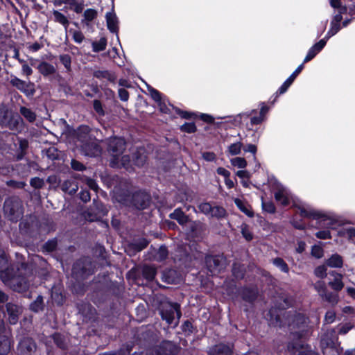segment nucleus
I'll return each instance as SVG.
<instances>
[{"mask_svg":"<svg viewBox=\"0 0 355 355\" xmlns=\"http://www.w3.org/2000/svg\"><path fill=\"white\" fill-rule=\"evenodd\" d=\"M160 314L163 320H166L169 324L176 325L178 320L181 316L180 306L177 303L166 302L162 305Z\"/></svg>","mask_w":355,"mask_h":355,"instance_id":"3","label":"nucleus"},{"mask_svg":"<svg viewBox=\"0 0 355 355\" xmlns=\"http://www.w3.org/2000/svg\"><path fill=\"white\" fill-rule=\"evenodd\" d=\"M43 180L39 178H33L31 180V184L35 188H40L43 185Z\"/></svg>","mask_w":355,"mask_h":355,"instance_id":"48","label":"nucleus"},{"mask_svg":"<svg viewBox=\"0 0 355 355\" xmlns=\"http://www.w3.org/2000/svg\"><path fill=\"white\" fill-rule=\"evenodd\" d=\"M170 216L171 218L178 220V223L182 225L186 223L188 220L187 216L178 209H175L172 214H171Z\"/></svg>","mask_w":355,"mask_h":355,"instance_id":"17","label":"nucleus"},{"mask_svg":"<svg viewBox=\"0 0 355 355\" xmlns=\"http://www.w3.org/2000/svg\"><path fill=\"white\" fill-rule=\"evenodd\" d=\"M300 215L303 217L317 218L320 217L321 214L316 210L312 209L309 205L300 204L297 205Z\"/></svg>","mask_w":355,"mask_h":355,"instance_id":"9","label":"nucleus"},{"mask_svg":"<svg viewBox=\"0 0 355 355\" xmlns=\"http://www.w3.org/2000/svg\"><path fill=\"white\" fill-rule=\"evenodd\" d=\"M7 264V259L4 253L0 252V277L2 281L12 290L17 292L25 291L28 288V284L25 277L21 276H12L10 274L12 269L8 268L2 270Z\"/></svg>","mask_w":355,"mask_h":355,"instance_id":"1","label":"nucleus"},{"mask_svg":"<svg viewBox=\"0 0 355 355\" xmlns=\"http://www.w3.org/2000/svg\"><path fill=\"white\" fill-rule=\"evenodd\" d=\"M217 173H218V174L223 176L225 178V179L226 178H230V172L223 167L218 168Z\"/></svg>","mask_w":355,"mask_h":355,"instance_id":"55","label":"nucleus"},{"mask_svg":"<svg viewBox=\"0 0 355 355\" xmlns=\"http://www.w3.org/2000/svg\"><path fill=\"white\" fill-rule=\"evenodd\" d=\"M119 96L121 101H126L129 98L128 92L123 88L119 89Z\"/></svg>","mask_w":355,"mask_h":355,"instance_id":"50","label":"nucleus"},{"mask_svg":"<svg viewBox=\"0 0 355 355\" xmlns=\"http://www.w3.org/2000/svg\"><path fill=\"white\" fill-rule=\"evenodd\" d=\"M84 38H85V37L82 32H80L79 31H75L73 32V39L76 43H78V44L81 43L83 41Z\"/></svg>","mask_w":355,"mask_h":355,"instance_id":"45","label":"nucleus"},{"mask_svg":"<svg viewBox=\"0 0 355 355\" xmlns=\"http://www.w3.org/2000/svg\"><path fill=\"white\" fill-rule=\"evenodd\" d=\"M71 167L76 171H83L85 168L80 162L74 159L71 161Z\"/></svg>","mask_w":355,"mask_h":355,"instance_id":"53","label":"nucleus"},{"mask_svg":"<svg viewBox=\"0 0 355 355\" xmlns=\"http://www.w3.org/2000/svg\"><path fill=\"white\" fill-rule=\"evenodd\" d=\"M80 199L85 202H87L90 200V195L87 191H81L80 193Z\"/></svg>","mask_w":355,"mask_h":355,"instance_id":"56","label":"nucleus"},{"mask_svg":"<svg viewBox=\"0 0 355 355\" xmlns=\"http://www.w3.org/2000/svg\"><path fill=\"white\" fill-rule=\"evenodd\" d=\"M167 254L168 252L166 247L162 246L158 250L155 255V259L158 261H162L167 257Z\"/></svg>","mask_w":355,"mask_h":355,"instance_id":"38","label":"nucleus"},{"mask_svg":"<svg viewBox=\"0 0 355 355\" xmlns=\"http://www.w3.org/2000/svg\"><path fill=\"white\" fill-rule=\"evenodd\" d=\"M11 83L12 85L16 86L19 89H21L25 85V83L23 80H21L17 78H15L12 79Z\"/></svg>","mask_w":355,"mask_h":355,"instance_id":"52","label":"nucleus"},{"mask_svg":"<svg viewBox=\"0 0 355 355\" xmlns=\"http://www.w3.org/2000/svg\"><path fill=\"white\" fill-rule=\"evenodd\" d=\"M321 348L324 355H338L339 352L336 346L334 340L329 337V333L321 339Z\"/></svg>","mask_w":355,"mask_h":355,"instance_id":"6","label":"nucleus"},{"mask_svg":"<svg viewBox=\"0 0 355 355\" xmlns=\"http://www.w3.org/2000/svg\"><path fill=\"white\" fill-rule=\"evenodd\" d=\"M88 187L94 190V191H96L97 189H98V185L96 184V182L92 179H89L87 180V182Z\"/></svg>","mask_w":355,"mask_h":355,"instance_id":"63","label":"nucleus"},{"mask_svg":"<svg viewBox=\"0 0 355 355\" xmlns=\"http://www.w3.org/2000/svg\"><path fill=\"white\" fill-rule=\"evenodd\" d=\"M107 146L108 151L114 157V160L111 164L112 165L119 164L121 162V165L126 167L127 164L130 162L129 157L123 156L120 158L121 155L125 149V141L122 138H110L107 141Z\"/></svg>","mask_w":355,"mask_h":355,"instance_id":"2","label":"nucleus"},{"mask_svg":"<svg viewBox=\"0 0 355 355\" xmlns=\"http://www.w3.org/2000/svg\"><path fill=\"white\" fill-rule=\"evenodd\" d=\"M22 72L26 76H28L33 73L32 69L26 63L22 65Z\"/></svg>","mask_w":355,"mask_h":355,"instance_id":"60","label":"nucleus"},{"mask_svg":"<svg viewBox=\"0 0 355 355\" xmlns=\"http://www.w3.org/2000/svg\"><path fill=\"white\" fill-rule=\"evenodd\" d=\"M343 259L338 254H334L326 261V265L331 268H341L343 266Z\"/></svg>","mask_w":355,"mask_h":355,"instance_id":"15","label":"nucleus"},{"mask_svg":"<svg viewBox=\"0 0 355 355\" xmlns=\"http://www.w3.org/2000/svg\"><path fill=\"white\" fill-rule=\"evenodd\" d=\"M225 210L223 207L219 206H214L211 207V210L209 216L222 218L225 216Z\"/></svg>","mask_w":355,"mask_h":355,"instance_id":"25","label":"nucleus"},{"mask_svg":"<svg viewBox=\"0 0 355 355\" xmlns=\"http://www.w3.org/2000/svg\"><path fill=\"white\" fill-rule=\"evenodd\" d=\"M316 236L320 239H327L330 238V232L329 230H322L316 233Z\"/></svg>","mask_w":355,"mask_h":355,"instance_id":"49","label":"nucleus"},{"mask_svg":"<svg viewBox=\"0 0 355 355\" xmlns=\"http://www.w3.org/2000/svg\"><path fill=\"white\" fill-rule=\"evenodd\" d=\"M210 355H231L232 349L229 346L219 344L209 350Z\"/></svg>","mask_w":355,"mask_h":355,"instance_id":"12","label":"nucleus"},{"mask_svg":"<svg viewBox=\"0 0 355 355\" xmlns=\"http://www.w3.org/2000/svg\"><path fill=\"white\" fill-rule=\"evenodd\" d=\"M148 91L151 97L158 103L160 110L166 113L168 109L165 105V100L162 98V94L153 87H148Z\"/></svg>","mask_w":355,"mask_h":355,"instance_id":"10","label":"nucleus"},{"mask_svg":"<svg viewBox=\"0 0 355 355\" xmlns=\"http://www.w3.org/2000/svg\"><path fill=\"white\" fill-rule=\"evenodd\" d=\"M94 76L98 78L107 79L110 81L114 80V76L108 71H96L94 72Z\"/></svg>","mask_w":355,"mask_h":355,"instance_id":"27","label":"nucleus"},{"mask_svg":"<svg viewBox=\"0 0 355 355\" xmlns=\"http://www.w3.org/2000/svg\"><path fill=\"white\" fill-rule=\"evenodd\" d=\"M244 151L245 152H249V153H251L252 154H253L254 155L256 154L257 153V146L254 144H250L248 145H247L244 148H243Z\"/></svg>","mask_w":355,"mask_h":355,"instance_id":"54","label":"nucleus"},{"mask_svg":"<svg viewBox=\"0 0 355 355\" xmlns=\"http://www.w3.org/2000/svg\"><path fill=\"white\" fill-rule=\"evenodd\" d=\"M236 175L239 178H241V180L243 179H247V180H249L250 178V172H248V171L246 170H241V171H238L236 173Z\"/></svg>","mask_w":355,"mask_h":355,"instance_id":"47","label":"nucleus"},{"mask_svg":"<svg viewBox=\"0 0 355 355\" xmlns=\"http://www.w3.org/2000/svg\"><path fill=\"white\" fill-rule=\"evenodd\" d=\"M181 129H182V130H183L184 132L191 133V132H194L196 131V128L193 123H187L182 125L181 126Z\"/></svg>","mask_w":355,"mask_h":355,"instance_id":"42","label":"nucleus"},{"mask_svg":"<svg viewBox=\"0 0 355 355\" xmlns=\"http://www.w3.org/2000/svg\"><path fill=\"white\" fill-rule=\"evenodd\" d=\"M21 114L30 122H33L35 119V114L30 109L26 107H21Z\"/></svg>","mask_w":355,"mask_h":355,"instance_id":"30","label":"nucleus"},{"mask_svg":"<svg viewBox=\"0 0 355 355\" xmlns=\"http://www.w3.org/2000/svg\"><path fill=\"white\" fill-rule=\"evenodd\" d=\"M97 16V12L94 9L89 8L85 10L83 14L84 21L87 24L89 21H92Z\"/></svg>","mask_w":355,"mask_h":355,"instance_id":"26","label":"nucleus"},{"mask_svg":"<svg viewBox=\"0 0 355 355\" xmlns=\"http://www.w3.org/2000/svg\"><path fill=\"white\" fill-rule=\"evenodd\" d=\"M311 254L315 258H321L323 256V249L319 245H314L311 250Z\"/></svg>","mask_w":355,"mask_h":355,"instance_id":"40","label":"nucleus"},{"mask_svg":"<svg viewBox=\"0 0 355 355\" xmlns=\"http://www.w3.org/2000/svg\"><path fill=\"white\" fill-rule=\"evenodd\" d=\"M42 298L38 297L37 300L31 304V309L34 311H38L42 309Z\"/></svg>","mask_w":355,"mask_h":355,"instance_id":"41","label":"nucleus"},{"mask_svg":"<svg viewBox=\"0 0 355 355\" xmlns=\"http://www.w3.org/2000/svg\"><path fill=\"white\" fill-rule=\"evenodd\" d=\"M37 69L44 76L52 75L55 72V68L54 66L46 62H41L38 65Z\"/></svg>","mask_w":355,"mask_h":355,"instance_id":"14","label":"nucleus"},{"mask_svg":"<svg viewBox=\"0 0 355 355\" xmlns=\"http://www.w3.org/2000/svg\"><path fill=\"white\" fill-rule=\"evenodd\" d=\"M273 263L275 266L279 268L282 272H288V267L284 261L280 258H277L273 260Z\"/></svg>","mask_w":355,"mask_h":355,"instance_id":"32","label":"nucleus"},{"mask_svg":"<svg viewBox=\"0 0 355 355\" xmlns=\"http://www.w3.org/2000/svg\"><path fill=\"white\" fill-rule=\"evenodd\" d=\"M322 298L333 305L337 304L338 302V295L331 292H327V291L324 293V297Z\"/></svg>","mask_w":355,"mask_h":355,"instance_id":"28","label":"nucleus"},{"mask_svg":"<svg viewBox=\"0 0 355 355\" xmlns=\"http://www.w3.org/2000/svg\"><path fill=\"white\" fill-rule=\"evenodd\" d=\"M234 202L236 205L238 207V208L243 213H245L248 216H252L253 213L252 211H250L248 207V205L242 201L239 198L234 199Z\"/></svg>","mask_w":355,"mask_h":355,"instance_id":"22","label":"nucleus"},{"mask_svg":"<svg viewBox=\"0 0 355 355\" xmlns=\"http://www.w3.org/2000/svg\"><path fill=\"white\" fill-rule=\"evenodd\" d=\"M352 328V325L349 324H345L340 327L338 331L340 334H347L351 329Z\"/></svg>","mask_w":355,"mask_h":355,"instance_id":"57","label":"nucleus"},{"mask_svg":"<svg viewBox=\"0 0 355 355\" xmlns=\"http://www.w3.org/2000/svg\"><path fill=\"white\" fill-rule=\"evenodd\" d=\"M4 211L6 214H9L10 216H13L12 220L17 219L21 214V205L17 199H8L4 203Z\"/></svg>","mask_w":355,"mask_h":355,"instance_id":"5","label":"nucleus"},{"mask_svg":"<svg viewBox=\"0 0 355 355\" xmlns=\"http://www.w3.org/2000/svg\"><path fill=\"white\" fill-rule=\"evenodd\" d=\"M211 205L208 202L200 203L198 206L199 210L205 215L209 216L211 210Z\"/></svg>","mask_w":355,"mask_h":355,"instance_id":"39","label":"nucleus"},{"mask_svg":"<svg viewBox=\"0 0 355 355\" xmlns=\"http://www.w3.org/2000/svg\"><path fill=\"white\" fill-rule=\"evenodd\" d=\"M339 234L343 236L348 237L349 239L355 236V228L354 227H346L343 228L339 232Z\"/></svg>","mask_w":355,"mask_h":355,"instance_id":"35","label":"nucleus"},{"mask_svg":"<svg viewBox=\"0 0 355 355\" xmlns=\"http://www.w3.org/2000/svg\"><path fill=\"white\" fill-rule=\"evenodd\" d=\"M314 274L318 277L324 278L327 276V266L324 265L318 266L314 270Z\"/></svg>","mask_w":355,"mask_h":355,"instance_id":"36","label":"nucleus"},{"mask_svg":"<svg viewBox=\"0 0 355 355\" xmlns=\"http://www.w3.org/2000/svg\"><path fill=\"white\" fill-rule=\"evenodd\" d=\"M7 311L9 315V322L11 324H15L18 319V315L20 312V308L15 304H8Z\"/></svg>","mask_w":355,"mask_h":355,"instance_id":"13","label":"nucleus"},{"mask_svg":"<svg viewBox=\"0 0 355 355\" xmlns=\"http://www.w3.org/2000/svg\"><path fill=\"white\" fill-rule=\"evenodd\" d=\"M92 45L94 52L102 51L106 48L107 40L105 37H101L98 41L93 42Z\"/></svg>","mask_w":355,"mask_h":355,"instance_id":"21","label":"nucleus"},{"mask_svg":"<svg viewBox=\"0 0 355 355\" xmlns=\"http://www.w3.org/2000/svg\"><path fill=\"white\" fill-rule=\"evenodd\" d=\"M94 108L97 113L99 114H103V110L102 108L101 103L98 101H94Z\"/></svg>","mask_w":355,"mask_h":355,"instance_id":"58","label":"nucleus"},{"mask_svg":"<svg viewBox=\"0 0 355 355\" xmlns=\"http://www.w3.org/2000/svg\"><path fill=\"white\" fill-rule=\"evenodd\" d=\"M89 128L87 126H80L78 129V137L80 140H83V137L80 135V133L88 134Z\"/></svg>","mask_w":355,"mask_h":355,"instance_id":"59","label":"nucleus"},{"mask_svg":"<svg viewBox=\"0 0 355 355\" xmlns=\"http://www.w3.org/2000/svg\"><path fill=\"white\" fill-rule=\"evenodd\" d=\"M139 156H137L135 159H134V162L137 166H141L144 164L146 159V156L144 155V149H141L139 151Z\"/></svg>","mask_w":355,"mask_h":355,"instance_id":"37","label":"nucleus"},{"mask_svg":"<svg viewBox=\"0 0 355 355\" xmlns=\"http://www.w3.org/2000/svg\"><path fill=\"white\" fill-rule=\"evenodd\" d=\"M156 272H157L155 268L150 266H144L142 268V273L144 277L149 281H151L154 279Z\"/></svg>","mask_w":355,"mask_h":355,"instance_id":"18","label":"nucleus"},{"mask_svg":"<svg viewBox=\"0 0 355 355\" xmlns=\"http://www.w3.org/2000/svg\"><path fill=\"white\" fill-rule=\"evenodd\" d=\"M60 60L66 68H69L71 64V58L67 55H63L60 56Z\"/></svg>","mask_w":355,"mask_h":355,"instance_id":"51","label":"nucleus"},{"mask_svg":"<svg viewBox=\"0 0 355 355\" xmlns=\"http://www.w3.org/2000/svg\"><path fill=\"white\" fill-rule=\"evenodd\" d=\"M340 26L338 24H336L335 22L331 23V28L329 31H328L326 38H324L326 40H327L329 37H332L335 34H336L338 31L340 30Z\"/></svg>","mask_w":355,"mask_h":355,"instance_id":"33","label":"nucleus"},{"mask_svg":"<svg viewBox=\"0 0 355 355\" xmlns=\"http://www.w3.org/2000/svg\"><path fill=\"white\" fill-rule=\"evenodd\" d=\"M275 197L278 202L284 206L288 205L291 200L293 199L289 191L282 185L277 187V191L275 193Z\"/></svg>","mask_w":355,"mask_h":355,"instance_id":"7","label":"nucleus"},{"mask_svg":"<svg viewBox=\"0 0 355 355\" xmlns=\"http://www.w3.org/2000/svg\"><path fill=\"white\" fill-rule=\"evenodd\" d=\"M241 230L243 236L247 240L250 241L252 239V234H251L249 227L246 224L241 225Z\"/></svg>","mask_w":355,"mask_h":355,"instance_id":"34","label":"nucleus"},{"mask_svg":"<svg viewBox=\"0 0 355 355\" xmlns=\"http://www.w3.org/2000/svg\"><path fill=\"white\" fill-rule=\"evenodd\" d=\"M332 275H335V278L334 281L329 282L330 286L335 291H340L344 286V284L342 282V275L337 273L335 274L334 272H332Z\"/></svg>","mask_w":355,"mask_h":355,"instance_id":"16","label":"nucleus"},{"mask_svg":"<svg viewBox=\"0 0 355 355\" xmlns=\"http://www.w3.org/2000/svg\"><path fill=\"white\" fill-rule=\"evenodd\" d=\"M327 40L322 39L318 43L314 44L309 50L304 60V62H307L312 60L325 46Z\"/></svg>","mask_w":355,"mask_h":355,"instance_id":"8","label":"nucleus"},{"mask_svg":"<svg viewBox=\"0 0 355 355\" xmlns=\"http://www.w3.org/2000/svg\"><path fill=\"white\" fill-rule=\"evenodd\" d=\"M336 318V313L333 311H328L324 317V320L327 323H332Z\"/></svg>","mask_w":355,"mask_h":355,"instance_id":"43","label":"nucleus"},{"mask_svg":"<svg viewBox=\"0 0 355 355\" xmlns=\"http://www.w3.org/2000/svg\"><path fill=\"white\" fill-rule=\"evenodd\" d=\"M263 116H254L251 119V123L252 125L254 124H259L263 121Z\"/></svg>","mask_w":355,"mask_h":355,"instance_id":"62","label":"nucleus"},{"mask_svg":"<svg viewBox=\"0 0 355 355\" xmlns=\"http://www.w3.org/2000/svg\"><path fill=\"white\" fill-rule=\"evenodd\" d=\"M107 28L112 32L117 33L119 31L118 19L116 14L112 11L105 15Z\"/></svg>","mask_w":355,"mask_h":355,"instance_id":"11","label":"nucleus"},{"mask_svg":"<svg viewBox=\"0 0 355 355\" xmlns=\"http://www.w3.org/2000/svg\"><path fill=\"white\" fill-rule=\"evenodd\" d=\"M56 243L54 241H49L45 244V248L48 251H52L55 248Z\"/></svg>","mask_w":355,"mask_h":355,"instance_id":"61","label":"nucleus"},{"mask_svg":"<svg viewBox=\"0 0 355 355\" xmlns=\"http://www.w3.org/2000/svg\"><path fill=\"white\" fill-rule=\"evenodd\" d=\"M54 19L56 22L61 24L62 25L67 27L69 25V21L67 18L61 12L58 10H54L53 12Z\"/></svg>","mask_w":355,"mask_h":355,"instance_id":"24","label":"nucleus"},{"mask_svg":"<svg viewBox=\"0 0 355 355\" xmlns=\"http://www.w3.org/2000/svg\"><path fill=\"white\" fill-rule=\"evenodd\" d=\"M298 355H318L316 352L312 351L311 349H304L300 351Z\"/></svg>","mask_w":355,"mask_h":355,"instance_id":"64","label":"nucleus"},{"mask_svg":"<svg viewBox=\"0 0 355 355\" xmlns=\"http://www.w3.org/2000/svg\"><path fill=\"white\" fill-rule=\"evenodd\" d=\"M230 162H231L232 165H233L234 166H236V167H238L240 168H244L247 166V162L243 157H237L233 158L230 160Z\"/></svg>","mask_w":355,"mask_h":355,"instance_id":"29","label":"nucleus"},{"mask_svg":"<svg viewBox=\"0 0 355 355\" xmlns=\"http://www.w3.org/2000/svg\"><path fill=\"white\" fill-rule=\"evenodd\" d=\"M314 288L318 291L320 296L323 297L324 293L327 291L325 283L323 281H318L314 284Z\"/></svg>","mask_w":355,"mask_h":355,"instance_id":"31","label":"nucleus"},{"mask_svg":"<svg viewBox=\"0 0 355 355\" xmlns=\"http://www.w3.org/2000/svg\"><path fill=\"white\" fill-rule=\"evenodd\" d=\"M10 349V344L8 339H3L0 346V354H6Z\"/></svg>","mask_w":355,"mask_h":355,"instance_id":"44","label":"nucleus"},{"mask_svg":"<svg viewBox=\"0 0 355 355\" xmlns=\"http://www.w3.org/2000/svg\"><path fill=\"white\" fill-rule=\"evenodd\" d=\"M203 159L207 162H213L216 159V155L212 152H205L202 154Z\"/></svg>","mask_w":355,"mask_h":355,"instance_id":"46","label":"nucleus"},{"mask_svg":"<svg viewBox=\"0 0 355 355\" xmlns=\"http://www.w3.org/2000/svg\"><path fill=\"white\" fill-rule=\"evenodd\" d=\"M307 318H305L302 314H298L293 319L292 324L290 326L292 329H294L295 327L297 328H303L304 324L306 323Z\"/></svg>","mask_w":355,"mask_h":355,"instance_id":"19","label":"nucleus"},{"mask_svg":"<svg viewBox=\"0 0 355 355\" xmlns=\"http://www.w3.org/2000/svg\"><path fill=\"white\" fill-rule=\"evenodd\" d=\"M243 148V144L241 141H238L230 144L228 146V153L231 155H237L240 154Z\"/></svg>","mask_w":355,"mask_h":355,"instance_id":"23","label":"nucleus"},{"mask_svg":"<svg viewBox=\"0 0 355 355\" xmlns=\"http://www.w3.org/2000/svg\"><path fill=\"white\" fill-rule=\"evenodd\" d=\"M205 261L208 270L214 275L223 270L225 266V261L221 256H207Z\"/></svg>","mask_w":355,"mask_h":355,"instance_id":"4","label":"nucleus"},{"mask_svg":"<svg viewBox=\"0 0 355 355\" xmlns=\"http://www.w3.org/2000/svg\"><path fill=\"white\" fill-rule=\"evenodd\" d=\"M101 148L96 144H92L85 146V154L88 156H98L101 154Z\"/></svg>","mask_w":355,"mask_h":355,"instance_id":"20","label":"nucleus"}]
</instances>
